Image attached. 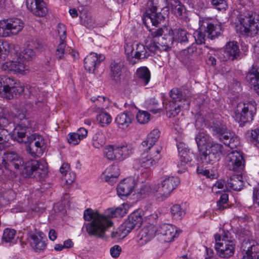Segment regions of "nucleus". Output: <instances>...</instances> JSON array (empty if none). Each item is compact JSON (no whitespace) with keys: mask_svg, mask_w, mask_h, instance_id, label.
<instances>
[{"mask_svg":"<svg viewBox=\"0 0 259 259\" xmlns=\"http://www.w3.org/2000/svg\"><path fill=\"white\" fill-rule=\"evenodd\" d=\"M195 141L199 152L200 160L204 165L217 163L224 153L223 145L211 141L209 136L204 133L198 134Z\"/></svg>","mask_w":259,"mask_h":259,"instance_id":"f257e3e1","label":"nucleus"},{"mask_svg":"<svg viewBox=\"0 0 259 259\" xmlns=\"http://www.w3.org/2000/svg\"><path fill=\"white\" fill-rule=\"evenodd\" d=\"M160 133L157 130H153L149 133L146 139L143 141L140 145L139 149L142 152L140 157L136 159L133 164L136 169L141 168L148 169L155 164L159 160L160 157L161 147L155 151L157 155L153 154V159L148 155L147 153L151 148L155 144L160 137Z\"/></svg>","mask_w":259,"mask_h":259,"instance_id":"f03ea898","label":"nucleus"},{"mask_svg":"<svg viewBox=\"0 0 259 259\" xmlns=\"http://www.w3.org/2000/svg\"><path fill=\"white\" fill-rule=\"evenodd\" d=\"M125 213L121 207L109 208L102 214L98 210L88 208L84 210L83 219L91 222L90 227H112L114 224L115 218L122 216Z\"/></svg>","mask_w":259,"mask_h":259,"instance_id":"7ed1b4c3","label":"nucleus"},{"mask_svg":"<svg viewBox=\"0 0 259 259\" xmlns=\"http://www.w3.org/2000/svg\"><path fill=\"white\" fill-rule=\"evenodd\" d=\"M237 18L240 24L236 25L237 33L251 36L259 33V19H255L252 12H241Z\"/></svg>","mask_w":259,"mask_h":259,"instance_id":"20e7f679","label":"nucleus"},{"mask_svg":"<svg viewBox=\"0 0 259 259\" xmlns=\"http://www.w3.org/2000/svg\"><path fill=\"white\" fill-rule=\"evenodd\" d=\"M35 53L30 48L25 49L19 55H17V60L6 62L1 66L3 70L7 72L12 71L16 73H23L27 70L24 61H29L34 58Z\"/></svg>","mask_w":259,"mask_h":259,"instance_id":"39448f33","label":"nucleus"},{"mask_svg":"<svg viewBox=\"0 0 259 259\" xmlns=\"http://www.w3.org/2000/svg\"><path fill=\"white\" fill-rule=\"evenodd\" d=\"M134 151V147L131 144L122 142L106 146L104 153L109 160L122 161L132 155Z\"/></svg>","mask_w":259,"mask_h":259,"instance_id":"423d86ee","label":"nucleus"},{"mask_svg":"<svg viewBox=\"0 0 259 259\" xmlns=\"http://www.w3.org/2000/svg\"><path fill=\"white\" fill-rule=\"evenodd\" d=\"M18 118L21 121L14 129V139L19 143H24L34 140L36 134H31L32 121L27 118L24 114H19Z\"/></svg>","mask_w":259,"mask_h":259,"instance_id":"0eeeda50","label":"nucleus"},{"mask_svg":"<svg viewBox=\"0 0 259 259\" xmlns=\"http://www.w3.org/2000/svg\"><path fill=\"white\" fill-rule=\"evenodd\" d=\"M21 169V174L24 177L34 178L39 181L44 179L48 174V169L45 165L33 159L24 162Z\"/></svg>","mask_w":259,"mask_h":259,"instance_id":"6e6552de","label":"nucleus"},{"mask_svg":"<svg viewBox=\"0 0 259 259\" xmlns=\"http://www.w3.org/2000/svg\"><path fill=\"white\" fill-rule=\"evenodd\" d=\"M24 22L18 18H11L0 21V36L16 35L23 29Z\"/></svg>","mask_w":259,"mask_h":259,"instance_id":"1a4fd4ad","label":"nucleus"},{"mask_svg":"<svg viewBox=\"0 0 259 259\" xmlns=\"http://www.w3.org/2000/svg\"><path fill=\"white\" fill-rule=\"evenodd\" d=\"M257 104L253 100L243 103L241 111L238 109L235 112L234 118L239 123V126H243L245 123L251 121L256 112Z\"/></svg>","mask_w":259,"mask_h":259,"instance_id":"9d476101","label":"nucleus"},{"mask_svg":"<svg viewBox=\"0 0 259 259\" xmlns=\"http://www.w3.org/2000/svg\"><path fill=\"white\" fill-rule=\"evenodd\" d=\"M221 61L239 60L242 58V53L240 51L237 42L235 41L227 43L225 48L215 54Z\"/></svg>","mask_w":259,"mask_h":259,"instance_id":"9b49d317","label":"nucleus"},{"mask_svg":"<svg viewBox=\"0 0 259 259\" xmlns=\"http://www.w3.org/2000/svg\"><path fill=\"white\" fill-rule=\"evenodd\" d=\"M24 161L17 153L14 151L6 152L0 158V169L5 168L10 171L19 170Z\"/></svg>","mask_w":259,"mask_h":259,"instance_id":"f8f14e48","label":"nucleus"},{"mask_svg":"<svg viewBox=\"0 0 259 259\" xmlns=\"http://www.w3.org/2000/svg\"><path fill=\"white\" fill-rule=\"evenodd\" d=\"M225 160L229 170L237 172H242L244 170L245 160L240 152L232 151L227 155Z\"/></svg>","mask_w":259,"mask_h":259,"instance_id":"ddd939ff","label":"nucleus"},{"mask_svg":"<svg viewBox=\"0 0 259 259\" xmlns=\"http://www.w3.org/2000/svg\"><path fill=\"white\" fill-rule=\"evenodd\" d=\"M28 236L31 246L36 251H42L46 248L47 239L43 232L36 228H30Z\"/></svg>","mask_w":259,"mask_h":259,"instance_id":"4468645a","label":"nucleus"},{"mask_svg":"<svg viewBox=\"0 0 259 259\" xmlns=\"http://www.w3.org/2000/svg\"><path fill=\"white\" fill-rule=\"evenodd\" d=\"M242 259H254L259 252V245L253 239H244L241 246Z\"/></svg>","mask_w":259,"mask_h":259,"instance_id":"2eb2a0df","label":"nucleus"},{"mask_svg":"<svg viewBox=\"0 0 259 259\" xmlns=\"http://www.w3.org/2000/svg\"><path fill=\"white\" fill-rule=\"evenodd\" d=\"M235 245L232 241L223 239L222 242L215 243L214 248L219 256L221 258H228L234 254Z\"/></svg>","mask_w":259,"mask_h":259,"instance_id":"dca6fc26","label":"nucleus"},{"mask_svg":"<svg viewBox=\"0 0 259 259\" xmlns=\"http://www.w3.org/2000/svg\"><path fill=\"white\" fill-rule=\"evenodd\" d=\"M105 59L104 55L92 52L84 59V68L90 73H94L96 68Z\"/></svg>","mask_w":259,"mask_h":259,"instance_id":"f3484780","label":"nucleus"},{"mask_svg":"<svg viewBox=\"0 0 259 259\" xmlns=\"http://www.w3.org/2000/svg\"><path fill=\"white\" fill-rule=\"evenodd\" d=\"M26 6L34 15L43 17L47 13L48 9L43 0H26Z\"/></svg>","mask_w":259,"mask_h":259,"instance_id":"a211bd4d","label":"nucleus"},{"mask_svg":"<svg viewBox=\"0 0 259 259\" xmlns=\"http://www.w3.org/2000/svg\"><path fill=\"white\" fill-rule=\"evenodd\" d=\"M58 28L59 33H62V34L60 35V42L57 47L55 55L56 58L60 60L65 58V55L68 53V48H66V43L65 42L66 33L65 26L63 24H59Z\"/></svg>","mask_w":259,"mask_h":259,"instance_id":"6ab92c4d","label":"nucleus"},{"mask_svg":"<svg viewBox=\"0 0 259 259\" xmlns=\"http://www.w3.org/2000/svg\"><path fill=\"white\" fill-rule=\"evenodd\" d=\"M155 228H142L137 234V243L139 246L146 244L153 238L156 233Z\"/></svg>","mask_w":259,"mask_h":259,"instance_id":"aec40b11","label":"nucleus"},{"mask_svg":"<svg viewBox=\"0 0 259 259\" xmlns=\"http://www.w3.org/2000/svg\"><path fill=\"white\" fill-rule=\"evenodd\" d=\"M180 184L177 177L166 176L163 180V198H167L171 192Z\"/></svg>","mask_w":259,"mask_h":259,"instance_id":"412c9836","label":"nucleus"},{"mask_svg":"<svg viewBox=\"0 0 259 259\" xmlns=\"http://www.w3.org/2000/svg\"><path fill=\"white\" fill-rule=\"evenodd\" d=\"M135 187L134 181L132 179H125L118 185L117 193L119 196H127Z\"/></svg>","mask_w":259,"mask_h":259,"instance_id":"4be33fe9","label":"nucleus"},{"mask_svg":"<svg viewBox=\"0 0 259 259\" xmlns=\"http://www.w3.org/2000/svg\"><path fill=\"white\" fill-rule=\"evenodd\" d=\"M139 44L140 42L135 41L126 43L124 46V51L127 60L131 65L136 64V60H134V59L136 58L135 54L138 51Z\"/></svg>","mask_w":259,"mask_h":259,"instance_id":"5701e85b","label":"nucleus"},{"mask_svg":"<svg viewBox=\"0 0 259 259\" xmlns=\"http://www.w3.org/2000/svg\"><path fill=\"white\" fill-rule=\"evenodd\" d=\"M163 46L165 48L163 49L165 51L169 50L172 46L175 41V30L173 31L171 27L168 26L163 25Z\"/></svg>","mask_w":259,"mask_h":259,"instance_id":"b1692460","label":"nucleus"},{"mask_svg":"<svg viewBox=\"0 0 259 259\" xmlns=\"http://www.w3.org/2000/svg\"><path fill=\"white\" fill-rule=\"evenodd\" d=\"M169 96L171 98L175 101V102H179L178 103L182 104V106H181V110L182 109L186 110L189 109L190 101L184 97L179 89H172L169 92Z\"/></svg>","mask_w":259,"mask_h":259,"instance_id":"393cba45","label":"nucleus"},{"mask_svg":"<svg viewBox=\"0 0 259 259\" xmlns=\"http://www.w3.org/2000/svg\"><path fill=\"white\" fill-rule=\"evenodd\" d=\"M156 10L157 7L156 6H153L152 9L150 10V13H146V15L143 19V21L147 28H148L147 26L148 21L152 23V25L156 27H157L158 25L161 23L162 21V15L160 13H156Z\"/></svg>","mask_w":259,"mask_h":259,"instance_id":"a878e982","label":"nucleus"},{"mask_svg":"<svg viewBox=\"0 0 259 259\" xmlns=\"http://www.w3.org/2000/svg\"><path fill=\"white\" fill-rule=\"evenodd\" d=\"M133 118V114L130 111H126L117 116L115 122L120 128L124 129L128 126Z\"/></svg>","mask_w":259,"mask_h":259,"instance_id":"bb28decb","label":"nucleus"},{"mask_svg":"<svg viewBox=\"0 0 259 259\" xmlns=\"http://www.w3.org/2000/svg\"><path fill=\"white\" fill-rule=\"evenodd\" d=\"M242 175L241 174L231 176L227 181L226 188H230L235 191H240L243 187Z\"/></svg>","mask_w":259,"mask_h":259,"instance_id":"cd10ccee","label":"nucleus"},{"mask_svg":"<svg viewBox=\"0 0 259 259\" xmlns=\"http://www.w3.org/2000/svg\"><path fill=\"white\" fill-rule=\"evenodd\" d=\"M123 66V62L120 59L114 60L111 63L110 69L111 77L116 82L119 81L120 80V75L121 74L122 69Z\"/></svg>","mask_w":259,"mask_h":259,"instance_id":"c85d7f7f","label":"nucleus"},{"mask_svg":"<svg viewBox=\"0 0 259 259\" xmlns=\"http://www.w3.org/2000/svg\"><path fill=\"white\" fill-rule=\"evenodd\" d=\"M119 176L118 168L116 166H113L107 168L103 172L102 179L111 185H113L116 182V180Z\"/></svg>","mask_w":259,"mask_h":259,"instance_id":"c756f323","label":"nucleus"},{"mask_svg":"<svg viewBox=\"0 0 259 259\" xmlns=\"http://www.w3.org/2000/svg\"><path fill=\"white\" fill-rule=\"evenodd\" d=\"M24 92V87L19 82H17L13 85L9 91L3 92V95L1 97L11 99L13 98L19 97Z\"/></svg>","mask_w":259,"mask_h":259,"instance_id":"7c9ffc66","label":"nucleus"},{"mask_svg":"<svg viewBox=\"0 0 259 259\" xmlns=\"http://www.w3.org/2000/svg\"><path fill=\"white\" fill-rule=\"evenodd\" d=\"M246 79L259 95V72L255 68L252 69L246 75Z\"/></svg>","mask_w":259,"mask_h":259,"instance_id":"2f4dec72","label":"nucleus"},{"mask_svg":"<svg viewBox=\"0 0 259 259\" xmlns=\"http://www.w3.org/2000/svg\"><path fill=\"white\" fill-rule=\"evenodd\" d=\"M210 130L213 135L217 136L222 140L221 136H223V133L227 130V127L221 120L214 119L210 125Z\"/></svg>","mask_w":259,"mask_h":259,"instance_id":"473e14b6","label":"nucleus"},{"mask_svg":"<svg viewBox=\"0 0 259 259\" xmlns=\"http://www.w3.org/2000/svg\"><path fill=\"white\" fill-rule=\"evenodd\" d=\"M143 223L142 216L137 212L132 213L120 227H141Z\"/></svg>","mask_w":259,"mask_h":259,"instance_id":"72a5a7b5","label":"nucleus"},{"mask_svg":"<svg viewBox=\"0 0 259 259\" xmlns=\"http://www.w3.org/2000/svg\"><path fill=\"white\" fill-rule=\"evenodd\" d=\"M153 37V42L150 45L149 48H147V51L150 52L157 54L160 53V49L159 46H160L159 42V37L162 35V28H159L155 31L151 33Z\"/></svg>","mask_w":259,"mask_h":259,"instance_id":"f704fd0d","label":"nucleus"},{"mask_svg":"<svg viewBox=\"0 0 259 259\" xmlns=\"http://www.w3.org/2000/svg\"><path fill=\"white\" fill-rule=\"evenodd\" d=\"M136 77L141 84L146 85L150 80V71L147 67H141L137 70Z\"/></svg>","mask_w":259,"mask_h":259,"instance_id":"c9c22d12","label":"nucleus"},{"mask_svg":"<svg viewBox=\"0 0 259 259\" xmlns=\"http://www.w3.org/2000/svg\"><path fill=\"white\" fill-rule=\"evenodd\" d=\"M192 37L191 34L182 28L175 29V41L181 44H185Z\"/></svg>","mask_w":259,"mask_h":259,"instance_id":"e433bc0d","label":"nucleus"},{"mask_svg":"<svg viewBox=\"0 0 259 259\" xmlns=\"http://www.w3.org/2000/svg\"><path fill=\"white\" fill-rule=\"evenodd\" d=\"M166 3L167 5H170L171 12L177 17L182 16L186 10L184 6L179 0H166Z\"/></svg>","mask_w":259,"mask_h":259,"instance_id":"4c0bfd02","label":"nucleus"},{"mask_svg":"<svg viewBox=\"0 0 259 259\" xmlns=\"http://www.w3.org/2000/svg\"><path fill=\"white\" fill-rule=\"evenodd\" d=\"M81 24L89 29L94 28L95 26V20L91 14L86 11H82L80 14Z\"/></svg>","mask_w":259,"mask_h":259,"instance_id":"58836bf2","label":"nucleus"},{"mask_svg":"<svg viewBox=\"0 0 259 259\" xmlns=\"http://www.w3.org/2000/svg\"><path fill=\"white\" fill-rule=\"evenodd\" d=\"M181 106H182L181 104L177 103L175 101L166 104L165 110L167 116L171 118L177 116L181 110Z\"/></svg>","mask_w":259,"mask_h":259,"instance_id":"ea45409f","label":"nucleus"},{"mask_svg":"<svg viewBox=\"0 0 259 259\" xmlns=\"http://www.w3.org/2000/svg\"><path fill=\"white\" fill-rule=\"evenodd\" d=\"M113 228L111 237L115 240H121L125 238L132 231L133 228Z\"/></svg>","mask_w":259,"mask_h":259,"instance_id":"a19ab883","label":"nucleus"},{"mask_svg":"<svg viewBox=\"0 0 259 259\" xmlns=\"http://www.w3.org/2000/svg\"><path fill=\"white\" fill-rule=\"evenodd\" d=\"M221 27L220 25H214L212 23H207L205 31L207 33L208 38L214 39L221 34Z\"/></svg>","mask_w":259,"mask_h":259,"instance_id":"79ce46f5","label":"nucleus"},{"mask_svg":"<svg viewBox=\"0 0 259 259\" xmlns=\"http://www.w3.org/2000/svg\"><path fill=\"white\" fill-rule=\"evenodd\" d=\"M17 82L10 77L3 76L0 78V96L3 95V92H8L9 89Z\"/></svg>","mask_w":259,"mask_h":259,"instance_id":"37998d69","label":"nucleus"},{"mask_svg":"<svg viewBox=\"0 0 259 259\" xmlns=\"http://www.w3.org/2000/svg\"><path fill=\"white\" fill-rule=\"evenodd\" d=\"M182 231L180 229H177V228H168L166 230L164 234L163 235L164 237L163 240L165 243L171 242Z\"/></svg>","mask_w":259,"mask_h":259,"instance_id":"c03bdc74","label":"nucleus"},{"mask_svg":"<svg viewBox=\"0 0 259 259\" xmlns=\"http://www.w3.org/2000/svg\"><path fill=\"white\" fill-rule=\"evenodd\" d=\"M93 145L96 148H100L103 146L106 143V138L104 135L100 131L95 133L92 138Z\"/></svg>","mask_w":259,"mask_h":259,"instance_id":"a18cd8bd","label":"nucleus"},{"mask_svg":"<svg viewBox=\"0 0 259 259\" xmlns=\"http://www.w3.org/2000/svg\"><path fill=\"white\" fill-rule=\"evenodd\" d=\"M178 150L180 158L190 162L192 159V153L190 152V150L185 147L183 144L180 143L178 145Z\"/></svg>","mask_w":259,"mask_h":259,"instance_id":"49530a36","label":"nucleus"},{"mask_svg":"<svg viewBox=\"0 0 259 259\" xmlns=\"http://www.w3.org/2000/svg\"><path fill=\"white\" fill-rule=\"evenodd\" d=\"M138 49V51L135 54L136 58L134 59V60H136V64L138 63L142 59L147 58L150 55L147 48L143 44L140 43Z\"/></svg>","mask_w":259,"mask_h":259,"instance_id":"de8ad7c7","label":"nucleus"},{"mask_svg":"<svg viewBox=\"0 0 259 259\" xmlns=\"http://www.w3.org/2000/svg\"><path fill=\"white\" fill-rule=\"evenodd\" d=\"M172 218L176 220H181L186 214L185 209L179 204L174 205L170 208Z\"/></svg>","mask_w":259,"mask_h":259,"instance_id":"09e8293b","label":"nucleus"},{"mask_svg":"<svg viewBox=\"0 0 259 259\" xmlns=\"http://www.w3.org/2000/svg\"><path fill=\"white\" fill-rule=\"evenodd\" d=\"M27 143H29V146L27 147L26 150H33L35 147L42 148L44 142L42 137L36 134L35 139L29 140Z\"/></svg>","mask_w":259,"mask_h":259,"instance_id":"8fccbe9b","label":"nucleus"},{"mask_svg":"<svg viewBox=\"0 0 259 259\" xmlns=\"http://www.w3.org/2000/svg\"><path fill=\"white\" fill-rule=\"evenodd\" d=\"M146 108L153 113H157L160 111V109L158 108V102L155 99H150L147 100L145 103Z\"/></svg>","mask_w":259,"mask_h":259,"instance_id":"3c124183","label":"nucleus"},{"mask_svg":"<svg viewBox=\"0 0 259 259\" xmlns=\"http://www.w3.org/2000/svg\"><path fill=\"white\" fill-rule=\"evenodd\" d=\"M97 120L102 126H104L111 122L112 118L107 112H102L97 115Z\"/></svg>","mask_w":259,"mask_h":259,"instance_id":"603ef678","label":"nucleus"},{"mask_svg":"<svg viewBox=\"0 0 259 259\" xmlns=\"http://www.w3.org/2000/svg\"><path fill=\"white\" fill-rule=\"evenodd\" d=\"M16 235V231L12 228H6L3 232V239L8 242L14 239Z\"/></svg>","mask_w":259,"mask_h":259,"instance_id":"864d4df0","label":"nucleus"},{"mask_svg":"<svg viewBox=\"0 0 259 259\" xmlns=\"http://www.w3.org/2000/svg\"><path fill=\"white\" fill-rule=\"evenodd\" d=\"M90 236L103 237L107 228H85Z\"/></svg>","mask_w":259,"mask_h":259,"instance_id":"5fc2aeb1","label":"nucleus"},{"mask_svg":"<svg viewBox=\"0 0 259 259\" xmlns=\"http://www.w3.org/2000/svg\"><path fill=\"white\" fill-rule=\"evenodd\" d=\"M136 118L139 123L144 124L149 121L150 114L145 111H139L136 115Z\"/></svg>","mask_w":259,"mask_h":259,"instance_id":"6e6d98bb","label":"nucleus"},{"mask_svg":"<svg viewBox=\"0 0 259 259\" xmlns=\"http://www.w3.org/2000/svg\"><path fill=\"white\" fill-rule=\"evenodd\" d=\"M228 195L226 193L223 194L220 199L217 201L218 209L220 210H223L228 207Z\"/></svg>","mask_w":259,"mask_h":259,"instance_id":"4d7b16f0","label":"nucleus"},{"mask_svg":"<svg viewBox=\"0 0 259 259\" xmlns=\"http://www.w3.org/2000/svg\"><path fill=\"white\" fill-rule=\"evenodd\" d=\"M151 190V189L150 186L144 185L138 191L137 193V197L139 199L144 198L149 195Z\"/></svg>","mask_w":259,"mask_h":259,"instance_id":"13d9d810","label":"nucleus"},{"mask_svg":"<svg viewBox=\"0 0 259 259\" xmlns=\"http://www.w3.org/2000/svg\"><path fill=\"white\" fill-rule=\"evenodd\" d=\"M181 55L185 61L188 60L191 57H195L194 50V44L188 47L187 49L184 50L182 52Z\"/></svg>","mask_w":259,"mask_h":259,"instance_id":"bf43d9fd","label":"nucleus"},{"mask_svg":"<svg viewBox=\"0 0 259 259\" xmlns=\"http://www.w3.org/2000/svg\"><path fill=\"white\" fill-rule=\"evenodd\" d=\"M8 45L0 41V64L3 62L8 56L9 53L7 47Z\"/></svg>","mask_w":259,"mask_h":259,"instance_id":"052dcab7","label":"nucleus"},{"mask_svg":"<svg viewBox=\"0 0 259 259\" xmlns=\"http://www.w3.org/2000/svg\"><path fill=\"white\" fill-rule=\"evenodd\" d=\"M250 141L253 145L259 148V128L251 131Z\"/></svg>","mask_w":259,"mask_h":259,"instance_id":"680f3d73","label":"nucleus"},{"mask_svg":"<svg viewBox=\"0 0 259 259\" xmlns=\"http://www.w3.org/2000/svg\"><path fill=\"white\" fill-rule=\"evenodd\" d=\"M5 127H0V145L7 142L9 139L10 132Z\"/></svg>","mask_w":259,"mask_h":259,"instance_id":"e2e57ef3","label":"nucleus"},{"mask_svg":"<svg viewBox=\"0 0 259 259\" xmlns=\"http://www.w3.org/2000/svg\"><path fill=\"white\" fill-rule=\"evenodd\" d=\"M233 134L230 132H228L227 130L226 132L223 133V136H221L222 138V141H223L224 144L228 145L229 147L231 148H233V146L231 145V143L230 141L233 140Z\"/></svg>","mask_w":259,"mask_h":259,"instance_id":"0e129e2a","label":"nucleus"},{"mask_svg":"<svg viewBox=\"0 0 259 259\" xmlns=\"http://www.w3.org/2000/svg\"><path fill=\"white\" fill-rule=\"evenodd\" d=\"M193 37L195 38L197 45H202L205 43V35L200 31H195L194 33Z\"/></svg>","mask_w":259,"mask_h":259,"instance_id":"69168bd1","label":"nucleus"},{"mask_svg":"<svg viewBox=\"0 0 259 259\" xmlns=\"http://www.w3.org/2000/svg\"><path fill=\"white\" fill-rule=\"evenodd\" d=\"M189 162L185 160L180 158L178 164V172L180 174L183 173L187 170V165Z\"/></svg>","mask_w":259,"mask_h":259,"instance_id":"338daca9","label":"nucleus"},{"mask_svg":"<svg viewBox=\"0 0 259 259\" xmlns=\"http://www.w3.org/2000/svg\"><path fill=\"white\" fill-rule=\"evenodd\" d=\"M67 140L70 144L76 145L79 143L81 139L76 133H73L68 134Z\"/></svg>","mask_w":259,"mask_h":259,"instance_id":"774afa93","label":"nucleus"}]
</instances>
